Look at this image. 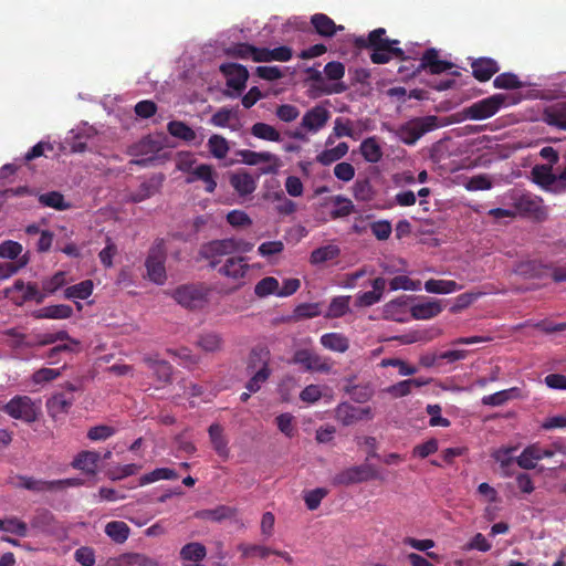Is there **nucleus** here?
Segmentation results:
<instances>
[{
    "instance_id": "09e8293b",
    "label": "nucleus",
    "mask_w": 566,
    "mask_h": 566,
    "mask_svg": "<svg viewBox=\"0 0 566 566\" xmlns=\"http://www.w3.org/2000/svg\"><path fill=\"white\" fill-rule=\"evenodd\" d=\"M66 283V274L63 271H59L51 277L42 280V292L45 293V297L49 294L55 293L59 289L64 286Z\"/></svg>"
},
{
    "instance_id": "9b49d317",
    "label": "nucleus",
    "mask_w": 566,
    "mask_h": 566,
    "mask_svg": "<svg viewBox=\"0 0 566 566\" xmlns=\"http://www.w3.org/2000/svg\"><path fill=\"white\" fill-rule=\"evenodd\" d=\"M220 72L227 77V86L240 94L247 86L249 72L245 66L238 63H223Z\"/></svg>"
},
{
    "instance_id": "49530a36",
    "label": "nucleus",
    "mask_w": 566,
    "mask_h": 566,
    "mask_svg": "<svg viewBox=\"0 0 566 566\" xmlns=\"http://www.w3.org/2000/svg\"><path fill=\"white\" fill-rule=\"evenodd\" d=\"M335 418L343 426H350L357 422V407L348 402H342L335 410Z\"/></svg>"
},
{
    "instance_id": "e2e57ef3",
    "label": "nucleus",
    "mask_w": 566,
    "mask_h": 566,
    "mask_svg": "<svg viewBox=\"0 0 566 566\" xmlns=\"http://www.w3.org/2000/svg\"><path fill=\"white\" fill-rule=\"evenodd\" d=\"M438 451V440L431 438L423 443L417 444L412 450V455L424 459Z\"/></svg>"
},
{
    "instance_id": "37998d69",
    "label": "nucleus",
    "mask_w": 566,
    "mask_h": 566,
    "mask_svg": "<svg viewBox=\"0 0 566 566\" xmlns=\"http://www.w3.org/2000/svg\"><path fill=\"white\" fill-rule=\"evenodd\" d=\"M392 56H396L400 61H409V57L405 54L403 50H389V45L379 51L373 50L370 60L375 64L388 63Z\"/></svg>"
},
{
    "instance_id": "f3484780",
    "label": "nucleus",
    "mask_w": 566,
    "mask_h": 566,
    "mask_svg": "<svg viewBox=\"0 0 566 566\" xmlns=\"http://www.w3.org/2000/svg\"><path fill=\"white\" fill-rule=\"evenodd\" d=\"M164 175L158 174L150 177L148 180L140 184L138 189L130 193V200L133 202H142L156 193H158L163 187Z\"/></svg>"
},
{
    "instance_id": "6e6552de",
    "label": "nucleus",
    "mask_w": 566,
    "mask_h": 566,
    "mask_svg": "<svg viewBox=\"0 0 566 566\" xmlns=\"http://www.w3.org/2000/svg\"><path fill=\"white\" fill-rule=\"evenodd\" d=\"M238 155L240 156L242 163L245 165L254 166L260 163H269L268 166L261 167L260 172L262 175H271L276 174L279 168L281 167V160L280 158L269 151H253L250 149H242L238 151Z\"/></svg>"
},
{
    "instance_id": "20e7f679",
    "label": "nucleus",
    "mask_w": 566,
    "mask_h": 566,
    "mask_svg": "<svg viewBox=\"0 0 566 566\" xmlns=\"http://www.w3.org/2000/svg\"><path fill=\"white\" fill-rule=\"evenodd\" d=\"M9 417L25 423H33L40 415V406L31 397L17 395L12 397L1 409Z\"/></svg>"
},
{
    "instance_id": "0eeeda50",
    "label": "nucleus",
    "mask_w": 566,
    "mask_h": 566,
    "mask_svg": "<svg viewBox=\"0 0 566 566\" xmlns=\"http://www.w3.org/2000/svg\"><path fill=\"white\" fill-rule=\"evenodd\" d=\"M232 239L212 240L199 249V258L209 261V266L216 269L221 258L233 254Z\"/></svg>"
},
{
    "instance_id": "2eb2a0df",
    "label": "nucleus",
    "mask_w": 566,
    "mask_h": 566,
    "mask_svg": "<svg viewBox=\"0 0 566 566\" xmlns=\"http://www.w3.org/2000/svg\"><path fill=\"white\" fill-rule=\"evenodd\" d=\"M174 297L178 304L185 307L196 308L202 304L205 294L196 286L182 285L176 289Z\"/></svg>"
},
{
    "instance_id": "774afa93",
    "label": "nucleus",
    "mask_w": 566,
    "mask_h": 566,
    "mask_svg": "<svg viewBox=\"0 0 566 566\" xmlns=\"http://www.w3.org/2000/svg\"><path fill=\"white\" fill-rule=\"evenodd\" d=\"M75 560L82 566H94L95 565V553L92 547L82 546L74 553Z\"/></svg>"
},
{
    "instance_id": "338daca9",
    "label": "nucleus",
    "mask_w": 566,
    "mask_h": 566,
    "mask_svg": "<svg viewBox=\"0 0 566 566\" xmlns=\"http://www.w3.org/2000/svg\"><path fill=\"white\" fill-rule=\"evenodd\" d=\"M370 231L378 240L385 241L390 237L392 227L388 220H379L370 224Z\"/></svg>"
},
{
    "instance_id": "7ed1b4c3",
    "label": "nucleus",
    "mask_w": 566,
    "mask_h": 566,
    "mask_svg": "<svg viewBox=\"0 0 566 566\" xmlns=\"http://www.w3.org/2000/svg\"><path fill=\"white\" fill-rule=\"evenodd\" d=\"M167 258L166 242L158 238L148 251L145 262L148 279L156 284H164L167 279L165 262Z\"/></svg>"
},
{
    "instance_id": "393cba45",
    "label": "nucleus",
    "mask_w": 566,
    "mask_h": 566,
    "mask_svg": "<svg viewBox=\"0 0 566 566\" xmlns=\"http://www.w3.org/2000/svg\"><path fill=\"white\" fill-rule=\"evenodd\" d=\"M249 270L245 259L242 256L229 258L226 263L219 268V273L232 280L243 279Z\"/></svg>"
},
{
    "instance_id": "ea45409f",
    "label": "nucleus",
    "mask_w": 566,
    "mask_h": 566,
    "mask_svg": "<svg viewBox=\"0 0 566 566\" xmlns=\"http://www.w3.org/2000/svg\"><path fill=\"white\" fill-rule=\"evenodd\" d=\"M179 475L174 469L169 468H157L149 473H146L139 478L138 484L140 486L157 482L159 480H176Z\"/></svg>"
},
{
    "instance_id": "f257e3e1",
    "label": "nucleus",
    "mask_w": 566,
    "mask_h": 566,
    "mask_svg": "<svg viewBox=\"0 0 566 566\" xmlns=\"http://www.w3.org/2000/svg\"><path fill=\"white\" fill-rule=\"evenodd\" d=\"M517 99L510 94L496 93L482 98L469 106L463 107L458 114V122L462 120H484L494 116L500 109L512 106Z\"/></svg>"
},
{
    "instance_id": "13d9d810",
    "label": "nucleus",
    "mask_w": 566,
    "mask_h": 566,
    "mask_svg": "<svg viewBox=\"0 0 566 566\" xmlns=\"http://www.w3.org/2000/svg\"><path fill=\"white\" fill-rule=\"evenodd\" d=\"M420 286V281H412L406 275H398L390 280L389 287L391 291L406 290L416 291Z\"/></svg>"
},
{
    "instance_id": "423d86ee",
    "label": "nucleus",
    "mask_w": 566,
    "mask_h": 566,
    "mask_svg": "<svg viewBox=\"0 0 566 566\" xmlns=\"http://www.w3.org/2000/svg\"><path fill=\"white\" fill-rule=\"evenodd\" d=\"M378 479V471L371 464H360L347 468L333 478L334 485H352Z\"/></svg>"
},
{
    "instance_id": "e433bc0d",
    "label": "nucleus",
    "mask_w": 566,
    "mask_h": 566,
    "mask_svg": "<svg viewBox=\"0 0 566 566\" xmlns=\"http://www.w3.org/2000/svg\"><path fill=\"white\" fill-rule=\"evenodd\" d=\"M348 145L345 142L339 143L336 147L325 149L316 156V161L323 166H328L343 157L348 153Z\"/></svg>"
},
{
    "instance_id": "aec40b11",
    "label": "nucleus",
    "mask_w": 566,
    "mask_h": 566,
    "mask_svg": "<svg viewBox=\"0 0 566 566\" xmlns=\"http://www.w3.org/2000/svg\"><path fill=\"white\" fill-rule=\"evenodd\" d=\"M101 459L102 457L99 452L85 450L81 451L73 459L71 465L76 470L85 472L86 474H95Z\"/></svg>"
},
{
    "instance_id": "1a4fd4ad",
    "label": "nucleus",
    "mask_w": 566,
    "mask_h": 566,
    "mask_svg": "<svg viewBox=\"0 0 566 566\" xmlns=\"http://www.w3.org/2000/svg\"><path fill=\"white\" fill-rule=\"evenodd\" d=\"M13 292H22L21 296H11L12 302L18 306L30 301L41 304L45 300V293L40 291L38 284L34 282L25 284L22 280H17L11 287L6 290V294L10 296Z\"/></svg>"
},
{
    "instance_id": "f03ea898",
    "label": "nucleus",
    "mask_w": 566,
    "mask_h": 566,
    "mask_svg": "<svg viewBox=\"0 0 566 566\" xmlns=\"http://www.w3.org/2000/svg\"><path fill=\"white\" fill-rule=\"evenodd\" d=\"M439 127L438 117L428 115L415 117L401 124L395 134L406 145H415L424 134L432 132Z\"/></svg>"
},
{
    "instance_id": "a19ab883",
    "label": "nucleus",
    "mask_w": 566,
    "mask_h": 566,
    "mask_svg": "<svg viewBox=\"0 0 566 566\" xmlns=\"http://www.w3.org/2000/svg\"><path fill=\"white\" fill-rule=\"evenodd\" d=\"M93 282L84 280L64 290V297L67 300H86L93 292Z\"/></svg>"
},
{
    "instance_id": "052dcab7",
    "label": "nucleus",
    "mask_w": 566,
    "mask_h": 566,
    "mask_svg": "<svg viewBox=\"0 0 566 566\" xmlns=\"http://www.w3.org/2000/svg\"><path fill=\"white\" fill-rule=\"evenodd\" d=\"M334 201L338 208L331 212L333 219L347 217L353 212L354 206L349 199L342 196H336Z\"/></svg>"
},
{
    "instance_id": "c9c22d12",
    "label": "nucleus",
    "mask_w": 566,
    "mask_h": 566,
    "mask_svg": "<svg viewBox=\"0 0 566 566\" xmlns=\"http://www.w3.org/2000/svg\"><path fill=\"white\" fill-rule=\"evenodd\" d=\"M340 254V250L335 244H328L324 247H319L312 251L310 256V262L313 265H318L325 263L327 261L335 260Z\"/></svg>"
},
{
    "instance_id": "f704fd0d",
    "label": "nucleus",
    "mask_w": 566,
    "mask_h": 566,
    "mask_svg": "<svg viewBox=\"0 0 566 566\" xmlns=\"http://www.w3.org/2000/svg\"><path fill=\"white\" fill-rule=\"evenodd\" d=\"M321 344L333 352L345 353L349 348V340L340 333H327L321 337Z\"/></svg>"
},
{
    "instance_id": "ddd939ff",
    "label": "nucleus",
    "mask_w": 566,
    "mask_h": 566,
    "mask_svg": "<svg viewBox=\"0 0 566 566\" xmlns=\"http://www.w3.org/2000/svg\"><path fill=\"white\" fill-rule=\"evenodd\" d=\"M293 363L302 365L308 371H328L329 366L311 349H298L293 355Z\"/></svg>"
},
{
    "instance_id": "4d7b16f0",
    "label": "nucleus",
    "mask_w": 566,
    "mask_h": 566,
    "mask_svg": "<svg viewBox=\"0 0 566 566\" xmlns=\"http://www.w3.org/2000/svg\"><path fill=\"white\" fill-rule=\"evenodd\" d=\"M21 486L36 492L53 491L52 481L36 480L30 476H21Z\"/></svg>"
},
{
    "instance_id": "de8ad7c7",
    "label": "nucleus",
    "mask_w": 566,
    "mask_h": 566,
    "mask_svg": "<svg viewBox=\"0 0 566 566\" xmlns=\"http://www.w3.org/2000/svg\"><path fill=\"white\" fill-rule=\"evenodd\" d=\"M208 147L213 157L223 159L229 153L228 140L218 134H213L208 139Z\"/></svg>"
},
{
    "instance_id": "f8f14e48",
    "label": "nucleus",
    "mask_w": 566,
    "mask_h": 566,
    "mask_svg": "<svg viewBox=\"0 0 566 566\" xmlns=\"http://www.w3.org/2000/svg\"><path fill=\"white\" fill-rule=\"evenodd\" d=\"M331 112L322 105H316L303 115L301 126L308 132L317 133L327 124Z\"/></svg>"
},
{
    "instance_id": "4c0bfd02",
    "label": "nucleus",
    "mask_w": 566,
    "mask_h": 566,
    "mask_svg": "<svg viewBox=\"0 0 566 566\" xmlns=\"http://www.w3.org/2000/svg\"><path fill=\"white\" fill-rule=\"evenodd\" d=\"M168 133L186 143H192L197 138L196 132L181 120H171L167 125Z\"/></svg>"
},
{
    "instance_id": "412c9836",
    "label": "nucleus",
    "mask_w": 566,
    "mask_h": 566,
    "mask_svg": "<svg viewBox=\"0 0 566 566\" xmlns=\"http://www.w3.org/2000/svg\"><path fill=\"white\" fill-rule=\"evenodd\" d=\"M389 44V39L386 38V29L378 28L369 32L368 36H358L355 40V45L358 49H371L379 51Z\"/></svg>"
},
{
    "instance_id": "3c124183",
    "label": "nucleus",
    "mask_w": 566,
    "mask_h": 566,
    "mask_svg": "<svg viewBox=\"0 0 566 566\" xmlns=\"http://www.w3.org/2000/svg\"><path fill=\"white\" fill-rule=\"evenodd\" d=\"M39 202L44 207L54 208L56 210H65L69 205L65 203L64 197L57 191H50L39 196Z\"/></svg>"
},
{
    "instance_id": "9d476101",
    "label": "nucleus",
    "mask_w": 566,
    "mask_h": 566,
    "mask_svg": "<svg viewBox=\"0 0 566 566\" xmlns=\"http://www.w3.org/2000/svg\"><path fill=\"white\" fill-rule=\"evenodd\" d=\"M453 63L441 60L436 49L430 48L424 51L420 63L411 72V75H417L422 71H429L430 74H441L453 67Z\"/></svg>"
},
{
    "instance_id": "6ab92c4d",
    "label": "nucleus",
    "mask_w": 566,
    "mask_h": 566,
    "mask_svg": "<svg viewBox=\"0 0 566 566\" xmlns=\"http://www.w3.org/2000/svg\"><path fill=\"white\" fill-rule=\"evenodd\" d=\"M229 181L232 188L242 197L251 195L256 189V179L244 170L231 174Z\"/></svg>"
},
{
    "instance_id": "79ce46f5",
    "label": "nucleus",
    "mask_w": 566,
    "mask_h": 566,
    "mask_svg": "<svg viewBox=\"0 0 566 566\" xmlns=\"http://www.w3.org/2000/svg\"><path fill=\"white\" fill-rule=\"evenodd\" d=\"M197 346L207 353H214L222 348L223 339L218 333H205L199 335Z\"/></svg>"
},
{
    "instance_id": "5fc2aeb1",
    "label": "nucleus",
    "mask_w": 566,
    "mask_h": 566,
    "mask_svg": "<svg viewBox=\"0 0 566 566\" xmlns=\"http://www.w3.org/2000/svg\"><path fill=\"white\" fill-rule=\"evenodd\" d=\"M271 369H262V370H256V371H253V373H250L251 374V378L248 380L247 385H245V388L250 391V392H258L262 385L265 384L268 381V379L270 378L271 376Z\"/></svg>"
},
{
    "instance_id": "bf43d9fd",
    "label": "nucleus",
    "mask_w": 566,
    "mask_h": 566,
    "mask_svg": "<svg viewBox=\"0 0 566 566\" xmlns=\"http://www.w3.org/2000/svg\"><path fill=\"white\" fill-rule=\"evenodd\" d=\"M115 432H116V430L113 427L106 426V424H99V426L92 427L87 431V438L92 441H104V440L111 438L112 436H114Z\"/></svg>"
},
{
    "instance_id": "6e6d98bb",
    "label": "nucleus",
    "mask_w": 566,
    "mask_h": 566,
    "mask_svg": "<svg viewBox=\"0 0 566 566\" xmlns=\"http://www.w3.org/2000/svg\"><path fill=\"white\" fill-rule=\"evenodd\" d=\"M353 193L358 201H369L373 199L374 190L368 179H359L353 187Z\"/></svg>"
},
{
    "instance_id": "2f4dec72",
    "label": "nucleus",
    "mask_w": 566,
    "mask_h": 566,
    "mask_svg": "<svg viewBox=\"0 0 566 566\" xmlns=\"http://www.w3.org/2000/svg\"><path fill=\"white\" fill-rule=\"evenodd\" d=\"M360 154L366 161L371 164H376L382 158L381 147L375 136L361 142Z\"/></svg>"
},
{
    "instance_id": "680f3d73",
    "label": "nucleus",
    "mask_w": 566,
    "mask_h": 566,
    "mask_svg": "<svg viewBox=\"0 0 566 566\" xmlns=\"http://www.w3.org/2000/svg\"><path fill=\"white\" fill-rule=\"evenodd\" d=\"M327 495V490L323 488L314 489L304 495V502L308 510L314 511L319 505L322 500Z\"/></svg>"
},
{
    "instance_id": "a878e982",
    "label": "nucleus",
    "mask_w": 566,
    "mask_h": 566,
    "mask_svg": "<svg viewBox=\"0 0 566 566\" xmlns=\"http://www.w3.org/2000/svg\"><path fill=\"white\" fill-rule=\"evenodd\" d=\"M311 23L317 34L325 38H332L337 31L344 29L343 25L336 23L324 13H315L311 18Z\"/></svg>"
},
{
    "instance_id": "c85d7f7f",
    "label": "nucleus",
    "mask_w": 566,
    "mask_h": 566,
    "mask_svg": "<svg viewBox=\"0 0 566 566\" xmlns=\"http://www.w3.org/2000/svg\"><path fill=\"white\" fill-rule=\"evenodd\" d=\"M520 398H522V390L518 387H512L492 395L483 396L481 402L484 406L499 407L505 405L510 400Z\"/></svg>"
},
{
    "instance_id": "864d4df0",
    "label": "nucleus",
    "mask_w": 566,
    "mask_h": 566,
    "mask_svg": "<svg viewBox=\"0 0 566 566\" xmlns=\"http://www.w3.org/2000/svg\"><path fill=\"white\" fill-rule=\"evenodd\" d=\"M29 262L27 254L22 255L17 262H0V280L8 279L15 274L20 269L25 266Z\"/></svg>"
},
{
    "instance_id": "c03bdc74",
    "label": "nucleus",
    "mask_w": 566,
    "mask_h": 566,
    "mask_svg": "<svg viewBox=\"0 0 566 566\" xmlns=\"http://www.w3.org/2000/svg\"><path fill=\"white\" fill-rule=\"evenodd\" d=\"M350 296L342 295L334 297L328 306L326 317L339 318L349 312Z\"/></svg>"
},
{
    "instance_id": "603ef678",
    "label": "nucleus",
    "mask_w": 566,
    "mask_h": 566,
    "mask_svg": "<svg viewBox=\"0 0 566 566\" xmlns=\"http://www.w3.org/2000/svg\"><path fill=\"white\" fill-rule=\"evenodd\" d=\"M277 290L279 281L273 276H266L256 283L254 293L259 297H265L271 294H276Z\"/></svg>"
},
{
    "instance_id": "4be33fe9",
    "label": "nucleus",
    "mask_w": 566,
    "mask_h": 566,
    "mask_svg": "<svg viewBox=\"0 0 566 566\" xmlns=\"http://www.w3.org/2000/svg\"><path fill=\"white\" fill-rule=\"evenodd\" d=\"M543 120L559 129H566V101L555 103L543 112Z\"/></svg>"
},
{
    "instance_id": "dca6fc26",
    "label": "nucleus",
    "mask_w": 566,
    "mask_h": 566,
    "mask_svg": "<svg viewBox=\"0 0 566 566\" xmlns=\"http://www.w3.org/2000/svg\"><path fill=\"white\" fill-rule=\"evenodd\" d=\"M271 352L266 345L259 344L252 347L250 350L248 361H247V371L253 373L256 370L271 369Z\"/></svg>"
},
{
    "instance_id": "473e14b6",
    "label": "nucleus",
    "mask_w": 566,
    "mask_h": 566,
    "mask_svg": "<svg viewBox=\"0 0 566 566\" xmlns=\"http://www.w3.org/2000/svg\"><path fill=\"white\" fill-rule=\"evenodd\" d=\"M104 532L113 542L123 544L127 541L130 528L123 521H112L105 525Z\"/></svg>"
},
{
    "instance_id": "a18cd8bd",
    "label": "nucleus",
    "mask_w": 566,
    "mask_h": 566,
    "mask_svg": "<svg viewBox=\"0 0 566 566\" xmlns=\"http://www.w3.org/2000/svg\"><path fill=\"white\" fill-rule=\"evenodd\" d=\"M251 134L259 138V139H263V140H268V142H280L281 140V134L279 133V130L269 125V124H265V123H255L252 127H251Z\"/></svg>"
},
{
    "instance_id": "bb28decb",
    "label": "nucleus",
    "mask_w": 566,
    "mask_h": 566,
    "mask_svg": "<svg viewBox=\"0 0 566 566\" xmlns=\"http://www.w3.org/2000/svg\"><path fill=\"white\" fill-rule=\"evenodd\" d=\"M554 268H549L547 265L542 264L538 261L531 260L520 262L515 268V273L522 275L524 277H537L542 279L546 276L548 273L552 274V270Z\"/></svg>"
},
{
    "instance_id": "4468645a",
    "label": "nucleus",
    "mask_w": 566,
    "mask_h": 566,
    "mask_svg": "<svg viewBox=\"0 0 566 566\" xmlns=\"http://www.w3.org/2000/svg\"><path fill=\"white\" fill-rule=\"evenodd\" d=\"M197 180L205 182V190L209 193L214 192L217 188V172L213 167L208 164H200L193 168L191 175L186 178L187 184H192Z\"/></svg>"
},
{
    "instance_id": "5701e85b",
    "label": "nucleus",
    "mask_w": 566,
    "mask_h": 566,
    "mask_svg": "<svg viewBox=\"0 0 566 566\" xmlns=\"http://www.w3.org/2000/svg\"><path fill=\"white\" fill-rule=\"evenodd\" d=\"M208 433L216 453L223 460H227L230 455V450L228 447L229 442L223 433V428L221 424L212 423L208 429Z\"/></svg>"
},
{
    "instance_id": "58836bf2",
    "label": "nucleus",
    "mask_w": 566,
    "mask_h": 566,
    "mask_svg": "<svg viewBox=\"0 0 566 566\" xmlns=\"http://www.w3.org/2000/svg\"><path fill=\"white\" fill-rule=\"evenodd\" d=\"M461 286L455 282L451 280H434L430 279L426 281L424 283V290L428 293H434V294H450L455 291H459Z\"/></svg>"
},
{
    "instance_id": "39448f33",
    "label": "nucleus",
    "mask_w": 566,
    "mask_h": 566,
    "mask_svg": "<svg viewBox=\"0 0 566 566\" xmlns=\"http://www.w3.org/2000/svg\"><path fill=\"white\" fill-rule=\"evenodd\" d=\"M161 149L159 142L150 136L142 138L139 142L127 148V154L136 159L129 161L130 165L148 167L155 160V155Z\"/></svg>"
},
{
    "instance_id": "cd10ccee",
    "label": "nucleus",
    "mask_w": 566,
    "mask_h": 566,
    "mask_svg": "<svg viewBox=\"0 0 566 566\" xmlns=\"http://www.w3.org/2000/svg\"><path fill=\"white\" fill-rule=\"evenodd\" d=\"M73 402V397H69L63 392L55 394L46 401L48 412L52 418H57L61 415L67 413Z\"/></svg>"
},
{
    "instance_id": "72a5a7b5",
    "label": "nucleus",
    "mask_w": 566,
    "mask_h": 566,
    "mask_svg": "<svg viewBox=\"0 0 566 566\" xmlns=\"http://www.w3.org/2000/svg\"><path fill=\"white\" fill-rule=\"evenodd\" d=\"M179 555L185 562L200 563L207 556V548L201 543L191 542L181 547Z\"/></svg>"
},
{
    "instance_id": "8fccbe9b",
    "label": "nucleus",
    "mask_w": 566,
    "mask_h": 566,
    "mask_svg": "<svg viewBox=\"0 0 566 566\" xmlns=\"http://www.w3.org/2000/svg\"><path fill=\"white\" fill-rule=\"evenodd\" d=\"M493 85L500 90H516L524 86L515 74L509 72L499 74L494 78Z\"/></svg>"
},
{
    "instance_id": "c756f323",
    "label": "nucleus",
    "mask_w": 566,
    "mask_h": 566,
    "mask_svg": "<svg viewBox=\"0 0 566 566\" xmlns=\"http://www.w3.org/2000/svg\"><path fill=\"white\" fill-rule=\"evenodd\" d=\"M34 318H50V319H66L73 315V310L70 305L66 304H57L50 305L36 310L33 312Z\"/></svg>"
},
{
    "instance_id": "0e129e2a",
    "label": "nucleus",
    "mask_w": 566,
    "mask_h": 566,
    "mask_svg": "<svg viewBox=\"0 0 566 566\" xmlns=\"http://www.w3.org/2000/svg\"><path fill=\"white\" fill-rule=\"evenodd\" d=\"M22 252V245L19 242L7 240L0 244V256L3 259L15 260Z\"/></svg>"
},
{
    "instance_id": "69168bd1",
    "label": "nucleus",
    "mask_w": 566,
    "mask_h": 566,
    "mask_svg": "<svg viewBox=\"0 0 566 566\" xmlns=\"http://www.w3.org/2000/svg\"><path fill=\"white\" fill-rule=\"evenodd\" d=\"M253 45L249 43H235L227 49V54L232 57L252 60Z\"/></svg>"
},
{
    "instance_id": "7c9ffc66",
    "label": "nucleus",
    "mask_w": 566,
    "mask_h": 566,
    "mask_svg": "<svg viewBox=\"0 0 566 566\" xmlns=\"http://www.w3.org/2000/svg\"><path fill=\"white\" fill-rule=\"evenodd\" d=\"M237 515V509L228 505H218L214 509L201 510L196 513V517L220 522L222 520L232 518Z\"/></svg>"
},
{
    "instance_id": "b1692460",
    "label": "nucleus",
    "mask_w": 566,
    "mask_h": 566,
    "mask_svg": "<svg viewBox=\"0 0 566 566\" xmlns=\"http://www.w3.org/2000/svg\"><path fill=\"white\" fill-rule=\"evenodd\" d=\"M442 312L441 302L438 300H428L411 306L410 314L415 319H430Z\"/></svg>"
},
{
    "instance_id": "a211bd4d",
    "label": "nucleus",
    "mask_w": 566,
    "mask_h": 566,
    "mask_svg": "<svg viewBox=\"0 0 566 566\" xmlns=\"http://www.w3.org/2000/svg\"><path fill=\"white\" fill-rule=\"evenodd\" d=\"M472 75L480 82H486L500 71L497 62L491 57H479L472 61Z\"/></svg>"
}]
</instances>
